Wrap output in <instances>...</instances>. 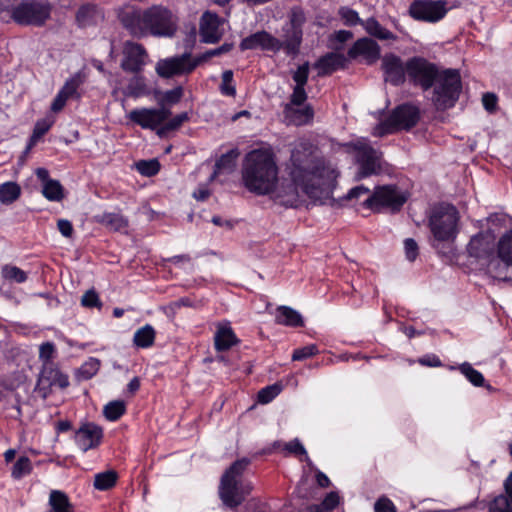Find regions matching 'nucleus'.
<instances>
[{"mask_svg":"<svg viewBox=\"0 0 512 512\" xmlns=\"http://www.w3.org/2000/svg\"><path fill=\"white\" fill-rule=\"evenodd\" d=\"M432 104L438 111H445L453 108L459 100L462 91V80L457 69L447 68L439 73L434 84Z\"/></svg>","mask_w":512,"mask_h":512,"instance_id":"6","label":"nucleus"},{"mask_svg":"<svg viewBox=\"0 0 512 512\" xmlns=\"http://www.w3.org/2000/svg\"><path fill=\"white\" fill-rule=\"evenodd\" d=\"M457 369L466 377V379L476 387H485L489 391H493L494 388L490 384H485V378L483 374L474 369L473 366L464 362L460 364Z\"/></svg>","mask_w":512,"mask_h":512,"instance_id":"36","label":"nucleus"},{"mask_svg":"<svg viewBox=\"0 0 512 512\" xmlns=\"http://www.w3.org/2000/svg\"><path fill=\"white\" fill-rule=\"evenodd\" d=\"M404 249H405L406 258L410 262L415 261V259L418 256V251H419L418 244L416 243V241L412 238L405 239L404 240Z\"/></svg>","mask_w":512,"mask_h":512,"instance_id":"62","label":"nucleus"},{"mask_svg":"<svg viewBox=\"0 0 512 512\" xmlns=\"http://www.w3.org/2000/svg\"><path fill=\"white\" fill-rule=\"evenodd\" d=\"M308 77H309V63L308 62H305L302 65H300L292 75V79L295 82V86H305L308 82Z\"/></svg>","mask_w":512,"mask_h":512,"instance_id":"58","label":"nucleus"},{"mask_svg":"<svg viewBox=\"0 0 512 512\" xmlns=\"http://www.w3.org/2000/svg\"><path fill=\"white\" fill-rule=\"evenodd\" d=\"M56 353V348L54 343L52 342H45L40 345L39 348V359L42 362V365L44 364H55L52 361V358L54 357V354Z\"/></svg>","mask_w":512,"mask_h":512,"instance_id":"54","label":"nucleus"},{"mask_svg":"<svg viewBox=\"0 0 512 512\" xmlns=\"http://www.w3.org/2000/svg\"><path fill=\"white\" fill-rule=\"evenodd\" d=\"M306 22V16L301 7H293L289 14L290 29L286 31L285 54L295 57L300 52V46L303 38V25Z\"/></svg>","mask_w":512,"mask_h":512,"instance_id":"15","label":"nucleus"},{"mask_svg":"<svg viewBox=\"0 0 512 512\" xmlns=\"http://www.w3.org/2000/svg\"><path fill=\"white\" fill-rule=\"evenodd\" d=\"M102 438L103 429L93 422L83 423L74 434V441L83 452L97 448Z\"/></svg>","mask_w":512,"mask_h":512,"instance_id":"20","label":"nucleus"},{"mask_svg":"<svg viewBox=\"0 0 512 512\" xmlns=\"http://www.w3.org/2000/svg\"><path fill=\"white\" fill-rule=\"evenodd\" d=\"M407 199V194L396 185H384L376 187L363 204L374 212L389 210L395 213L401 210Z\"/></svg>","mask_w":512,"mask_h":512,"instance_id":"8","label":"nucleus"},{"mask_svg":"<svg viewBox=\"0 0 512 512\" xmlns=\"http://www.w3.org/2000/svg\"><path fill=\"white\" fill-rule=\"evenodd\" d=\"M283 113L285 118L296 126L309 124L314 118V110L310 104L303 108H295L292 104H285Z\"/></svg>","mask_w":512,"mask_h":512,"instance_id":"27","label":"nucleus"},{"mask_svg":"<svg viewBox=\"0 0 512 512\" xmlns=\"http://www.w3.org/2000/svg\"><path fill=\"white\" fill-rule=\"evenodd\" d=\"M2 277L5 280L15 283H24L27 280V273L17 266L4 265L1 269Z\"/></svg>","mask_w":512,"mask_h":512,"instance_id":"45","label":"nucleus"},{"mask_svg":"<svg viewBox=\"0 0 512 512\" xmlns=\"http://www.w3.org/2000/svg\"><path fill=\"white\" fill-rule=\"evenodd\" d=\"M96 13V7L93 5L81 6L76 14V21L79 26L85 27L91 24L94 15Z\"/></svg>","mask_w":512,"mask_h":512,"instance_id":"50","label":"nucleus"},{"mask_svg":"<svg viewBox=\"0 0 512 512\" xmlns=\"http://www.w3.org/2000/svg\"><path fill=\"white\" fill-rule=\"evenodd\" d=\"M21 195V187L16 182H5L0 185V202L12 204Z\"/></svg>","mask_w":512,"mask_h":512,"instance_id":"41","label":"nucleus"},{"mask_svg":"<svg viewBox=\"0 0 512 512\" xmlns=\"http://www.w3.org/2000/svg\"><path fill=\"white\" fill-rule=\"evenodd\" d=\"M51 126L52 122L47 119L37 121L34 126L33 133L29 139L27 150L31 149L32 146H34L36 142L49 131Z\"/></svg>","mask_w":512,"mask_h":512,"instance_id":"48","label":"nucleus"},{"mask_svg":"<svg viewBox=\"0 0 512 512\" xmlns=\"http://www.w3.org/2000/svg\"><path fill=\"white\" fill-rule=\"evenodd\" d=\"M42 195L48 200L52 202H60L64 199V187L60 183V181L56 179H52L45 183L42 186Z\"/></svg>","mask_w":512,"mask_h":512,"instance_id":"39","label":"nucleus"},{"mask_svg":"<svg viewBox=\"0 0 512 512\" xmlns=\"http://www.w3.org/2000/svg\"><path fill=\"white\" fill-rule=\"evenodd\" d=\"M119 20L132 36L146 35L145 11L134 7L124 9L119 13Z\"/></svg>","mask_w":512,"mask_h":512,"instance_id":"22","label":"nucleus"},{"mask_svg":"<svg viewBox=\"0 0 512 512\" xmlns=\"http://www.w3.org/2000/svg\"><path fill=\"white\" fill-rule=\"evenodd\" d=\"M249 464L250 460L248 458L238 459L234 461L221 476L218 493L226 508H237L252 492V482L242 479V475Z\"/></svg>","mask_w":512,"mask_h":512,"instance_id":"4","label":"nucleus"},{"mask_svg":"<svg viewBox=\"0 0 512 512\" xmlns=\"http://www.w3.org/2000/svg\"><path fill=\"white\" fill-rule=\"evenodd\" d=\"M339 16L346 26L353 27L358 24L363 26L364 21L359 17L355 10L349 7H341L339 9Z\"/></svg>","mask_w":512,"mask_h":512,"instance_id":"52","label":"nucleus"},{"mask_svg":"<svg viewBox=\"0 0 512 512\" xmlns=\"http://www.w3.org/2000/svg\"><path fill=\"white\" fill-rule=\"evenodd\" d=\"M100 368V360L97 358H89L78 369V376L82 380H89L97 374Z\"/></svg>","mask_w":512,"mask_h":512,"instance_id":"46","label":"nucleus"},{"mask_svg":"<svg viewBox=\"0 0 512 512\" xmlns=\"http://www.w3.org/2000/svg\"><path fill=\"white\" fill-rule=\"evenodd\" d=\"M146 33L173 37L178 29V18L167 8L153 6L145 10Z\"/></svg>","mask_w":512,"mask_h":512,"instance_id":"10","label":"nucleus"},{"mask_svg":"<svg viewBox=\"0 0 512 512\" xmlns=\"http://www.w3.org/2000/svg\"><path fill=\"white\" fill-rule=\"evenodd\" d=\"M467 252L470 257H473L477 260L487 261L488 270L493 275V277L502 279L504 281L508 280L507 277H501V272L498 271L501 263L498 257H494V244L489 236H486L483 233L474 235L467 245Z\"/></svg>","mask_w":512,"mask_h":512,"instance_id":"13","label":"nucleus"},{"mask_svg":"<svg viewBox=\"0 0 512 512\" xmlns=\"http://www.w3.org/2000/svg\"><path fill=\"white\" fill-rule=\"evenodd\" d=\"M92 221L104 226L109 231L121 232L126 230L129 220L121 212H103L92 217Z\"/></svg>","mask_w":512,"mask_h":512,"instance_id":"25","label":"nucleus"},{"mask_svg":"<svg viewBox=\"0 0 512 512\" xmlns=\"http://www.w3.org/2000/svg\"><path fill=\"white\" fill-rule=\"evenodd\" d=\"M49 510L46 512H74L67 494L60 490H52L49 495Z\"/></svg>","mask_w":512,"mask_h":512,"instance_id":"33","label":"nucleus"},{"mask_svg":"<svg viewBox=\"0 0 512 512\" xmlns=\"http://www.w3.org/2000/svg\"><path fill=\"white\" fill-rule=\"evenodd\" d=\"M220 18L216 13L206 11L200 21V36L204 43H216L221 38Z\"/></svg>","mask_w":512,"mask_h":512,"instance_id":"23","label":"nucleus"},{"mask_svg":"<svg viewBox=\"0 0 512 512\" xmlns=\"http://www.w3.org/2000/svg\"><path fill=\"white\" fill-rule=\"evenodd\" d=\"M69 384L68 375L62 373L56 364H44L38 375L34 390L45 400L51 395L53 387L65 389Z\"/></svg>","mask_w":512,"mask_h":512,"instance_id":"14","label":"nucleus"},{"mask_svg":"<svg viewBox=\"0 0 512 512\" xmlns=\"http://www.w3.org/2000/svg\"><path fill=\"white\" fill-rule=\"evenodd\" d=\"M245 188L257 195L273 192L278 182V166L271 149L259 148L248 152L242 164Z\"/></svg>","mask_w":512,"mask_h":512,"instance_id":"2","label":"nucleus"},{"mask_svg":"<svg viewBox=\"0 0 512 512\" xmlns=\"http://www.w3.org/2000/svg\"><path fill=\"white\" fill-rule=\"evenodd\" d=\"M275 322L289 327H303L301 314L289 306H279L276 309Z\"/></svg>","mask_w":512,"mask_h":512,"instance_id":"30","label":"nucleus"},{"mask_svg":"<svg viewBox=\"0 0 512 512\" xmlns=\"http://www.w3.org/2000/svg\"><path fill=\"white\" fill-rule=\"evenodd\" d=\"M344 147L353 155L357 166L355 180L359 181L382 173L383 153L375 149L367 139L348 142Z\"/></svg>","mask_w":512,"mask_h":512,"instance_id":"5","label":"nucleus"},{"mask_svg":"<svg viewBox=\"0 0 512 512\" xmlns=\"http://www.w3.org/2000/svg\"><path fill=\"white\" fill-rule=\"evenodd\" d=\"M447 13L445 1L415 0L409 6V15L417 20L436 23Z\"/></svg>","mask_w":512,"mask_h":512,"instance_id":"16","label":"nucleus"},{"mask_svg":"<svg viewBox=\"0 0 512 512\" xmlns=\"http://www.w3.org/2000/svg\"><path fill=\"white\" fill-rule=\"evenodd\" d=\"M32 471L31 460L27 456H21L17 459L12 468L11 476L14 479H21Z\"/></svg>","mask_w":512,"mask_h":512,"instance_id":"47","label":"nucleus"},{"mask_svg":"<svg viewBox=\"0 0 512 512\" xmlns=\"http://www.w3.org/2000/svg\"><path fill=\"white\" fill-rule=\"evenodd\" d=\"M136 168L141 175L152 177L160 171V163L157 159L141 160L136 164Z\"/></svg>","mask_w":512,"mask_h":512,"instance_id":"49","label":"nucleus"},{"mask_svg":"<svg viewBox=\"0 0 512 512\" xmlns=\"http://www.w3.org/2000/svg\"><path fill=\"white\" fill-rule=\"evenodd\" d=\"M198 58L190 52L167 57L157 61L155 71L159 77L170 79L177 76L189 75L199 66Z\"/></svg>","mask_w":512,"mask_h":512,"instance_id":"12","label":"nucleus"},{"mask_svg":"<svg viewBox=\"0 0 512 512\" xmlns=\"http://www.w3.org/2000/svg\"><path fill=\"white\" fill-rule=\"evenodd\" d=\"M126 412V404L122 400H114L104 406L103 414L109 421H117Z\"/></svg>","mask_w":512,"mask_h":512,"instance_id":"44","label":"nucleus"},{"mask_svg":"<svg viewBox=\"0 0 512 512\" xmlns=\"http://www.w3.org/2000/svg\"><path fill=\"white\" fill-rule=\"evenodd\" d=\"M240 155L237 148L229 150L227 153L222 154L215 162L213 173L210 177L211 180L215 179L220 173H231L236 166V159Z\"/></svg>","mask_w":512,"mask_h":512,"instance_id":"31","label":"nucleus"},{"mask_svg":"<svg viewBox=\"0 0 512 512\" xmlns=\"http://www.w3.org/2000/svg\"><path fill=\"white\" fill-rule=\"evenodd\" d=\"M284 450L287 451L288 453L294 454L296 456H298V455L305 456V460L309 463L311 462L310 458L307 455V451H306L305 447L303 446V444L300 442V440L298 438H295V439L285 443Z\"/></svg>","mask_w":512,"mask_h":512,"instance_id":"57","label":"nucleus"},{"mask_svg":"<svg viewBox=\"0 0 512 512\" xmlns=\"http://www.w3.org/2000/svg\"><path fill=\"white\" fill-rule=\"evenodd\" d=\"M497 254L501 263L498 271L502 273L500 268L507 270L508 266H512V230L508 231L500 238Z\"/></svg>","mask_w":512,"mask_h":512,"instance_id":"32","label":"nucleus"},{"mask_svg":"<svg viewBox=\"0 0 512 512\" xmlns=\"http://www.w3.org/2000/svg\"><path fill=\"white\" fill-rule=\"evenodd\" d=\"M232 48H233L232 43H224L215 49L208 50V51L198 55L197 56L198 62H199V64H202L203 62H206L211 57L219 56V55L229 52L230 50H232Z\"/></svg>","mask_w":512,"mask_h":512,"instance_id":"55","label":"nucleus"},{"mask_svg":"<svg viewBox=\"0 0 512 512\" xmlns=\"http://www.w3.org/2000/svg\"><path fill=\"white\" fill-rule=\"evenodd\" d=\"M505 494L496 496L490 502V512H512V472L504 481Z\"/></svg>","mask_w":512,"mask_h":512,"instance_id":"28","label":"nucleus"},{"mask_svg":"<svg viewBox=\"0 0 512 512\" xmlns=\"http://www.w3.org/2000/svg\"><path fill=\"white\" fill-rule=\"evenodd\" d=\"M48 3L37 0H23L12 10V19L20 25L42 26L50 17Z\"/></svg>","mask_w":512,"mask_h":512,"instance_id":"11","label":"nucleus"},{"mask_svg":"<svg viewBox=\"0 0 512 512\" xmlns=\"http://www.w3.org/2000/svg\"><path fill=\"white\" fill-rule=\"evenodd\" d=\"M339 502L340 497L338 493L332 491L325 496L321 504L325 507L326 511H330L335 509L339 505Z\"/></svg>","mask_w":512,"mask_h":512,"instance_id":"64","label":"nucleus"},{"mask_svg":"<svg viewBox=\"0 0 512 512\" xmlns=\"http://www.w3.org/2000/svg\"><path fill=\"white\" fill-rule=\"evenodd\" d=\"M439 67L422 56L407 59V79L409 83L422 91L430 90L437 81Z\"/></svg>","mask_w":512,"mask_h":512,"instance_id":"9","label":"nucleus"},{"mask_svg":"<svg viewBox=\"0 0 512 512\" xmlns=\"http://www.w3.org/2000/svg\"><path fill=\"white\" fill-rule=\"evenodd\" d=\"M241 51L261 49L277 53L285 52V43L265 30L257 31L243 38L239 44Z\"/></svg>","mask_w":512,"mask_h":512,"instance_id":"17","label":"nucleus"},{"mask_svg":"<svg viewBox=\"0 0 512 512\" xmlns=\"http://www.w3.org/2000/svg\"><path fill=\"white\" fill-rule=\"evenodd\" d=\"M449 512H490V503L486 505L484 502H476L458 509L449 510Z\"/></svg>","mask_w":512,"mask_h":512,"instance_id":"63","label":"nucleus"},{"mask_svg":"<svg viewBox=\"0 0 512 512\" xmlns=\"http://www.w3.org/2000/svg\"><path fill=\"white\" fill-rule=\"evenodd\" d=\"M346 64V58L344 55L329 52L321 56L315 63V68L318 69L319 76L330 75L338 69L344 68Z\"/></svg>","mask_w":512,"mask_h":512,"instance_id":"26","label":"nucleus"},{"mask_svg":"<svg viewBox=\"0 0 512 512\" xmlns=\"http://www.w3.org/2000/svg\"><path fill=\"white\" fill-rule=\"evenodd\" d=\"M127 118L142 129L155 130L160 127L156 108H136L131 110Z\"/></svg>","mask_w":512,"mask_h":512,"instance_id":"24","label":"nucleus"},{"mask_svg":"<svg viewBox=\"0 0 512 512\" xmlns=\"http://www.w3.org/2000/svg\"><path fill=\"white\" fill-rule=\"evenodd\" d=\"M189 120V115L187 112H182L177 114L173 118L167 120L157 129V135L159 137L166 136L169 132L178 130L184 122Z\"/></svg>","mask_w":512,"mask_h":512,"instance_id":"43","label":"nucleus"},{"mask_svg":"<svg viewBox=\"0 0 512 512\" xmlns=\"http://www.w3.org/2000/svg\"><path fill=\"white\" fill-rule=\"evenodd\" d=\"M183 97V88L182 86H177L171 90H167L162 92L160 90L154 91V98L156 99L158 105L166 104L168 106H172L180 102Z\"/></svg>","mask_w":512,"mask_h":512,"instance_id":"38","label":"nucleus"},{"mask_svg":"<svg viewBox=\"0 0 512 512\" xmlns=\"http://www.w3.org/2000/svg\"><path fill=\"white\" fill-rule=\"evenodd\" d=\"M420 118L421 111L417 105L410 102L400 104L378 125L374 134L383 136L397 130L409 131L418 124Z\"/></svg>","mask_w":512,"mask_h":512,"instance_id":"7","label":"nucleus"},{"mask_svg":"<svg viewBox=\"0 0 512 512\" xmlns=\"http://www.w3.org/2000/svg\"><path fill=\"white\" fill-rule=\"evenodd\" d=\"M238 339L232 330V328L228 325L219 324L217 327V331L214 335V346L215 349L219 352L227 351L232 346L238 343Z\"/></svg>","mask_w":512,"mask_h":512,"instance_id":"29","label":"nucleus"},{"mask_svg":"<svg viewBox=\"0 0 512 512\" xmlns=\"http://www.w3.org/2000/svg\"><path fill=\"white\" fill-rule=\"evenodd\" d=\"M381 67L386 82L395 87L405 83L407 78V61L403 63L399 56L390 53L382 58Z\"/></svg>","mask_w":512,"mask_h":512,"instance_id":"19","label":"nucleus"},{"mask_svg":"<svg viewBox=\"0 0 512 512\" xmlns=\"http://www.w3.org/2000/svg\"><path fill=\"white\" fill-rule=\"evenodd\" d=\"M281 390V385L277 383L262 388L258 392V402L261 404H268L280 394Z\"/></svg>","mask_w":512,"mask_h":512,"instance_id":"51","label":"nucleus"},{"mask_svg":"<svg viewBox=\"0 0 512 512\" xmlns=\"http://www.w3.org/2000/svg\"><path fill=\"white\" fill-rule=\"evenodd\" d=\"M233 72L231 70H225L222 73V83L220 85V91L223 95L234 97L236 95V88L232 84Z\"/></svg>","mask_w":512,"mask_h":512,"instance_id":"53","label":"nucleus"},{"mask_svg":"<svg viewBox=\"0 0 512 512\" xmlns=\"http://www.w3.org/2000/svg\"><path fill=\"white\" fill-rule=\"evenodd\" d=\"M85 81V73L82 71H78L65 81L60 91L68 98L80 99L81 94L78 92V89L81 85L84 84Z\"/></svg>","mask_w":512,"mask_h":512,"instance_id":"35","label":"nucleus"},{"mask_svg":"<svg viewBox=\"0 0 512 512\" xmlns=\"http://www.w3.org/2000/svg\"><path fill=\"white\" fill-rule=\"evenodd\" d=\"M81 304L87 308L101 307L102 303L100 302L99 296L95 290L91 289L84 293L81 298Z\"/></svg>","mask_w":512,"mask_h":512,"instance_id":"59","label":"nucleus"},{"mask_svg":"<svg viewBox=\"0 0 512 512\" xmlns=\"http://www.w3.org/2000/svg\"><path fill=\"white\" fill-rule=\"evenodd\" d=\"M375 512H397L394 503L386 496H381L374 504Z\"/></svg>","mask_w":512,"mask_h":512,"instance_id":"61","label":"nucleus"},{"mask_svg":"<svg viewBox=\"0 0 512 512\" xmlns=\"http://www.w3.org/2000/svg\"><path fill=\"white\" fill-rule=\"evenodd\" d=\"M118 474L114 470H108L95 475L94 487L99 491H106L116 485Z\"/></svg>","mask_w":512,"mask_h":512,"instance_id":"42","label":"nucleus"},{"mask_svg":"<svg viewBox=\"0 0 512 512\" xmlns=\"http://www.w3.org/2000/svg\"><path fill=\"white\" fill-rule=\"evenodd\" d=\"M149 89L146 84V79L142 75L136 74L132 77L126 87V94L133 98H139L141 96L148 95Z\"/></svg>","mask_w":512,"mask_h":512,"instance_id":"40","label":"nucleus"},{"mask_svg":"<svg viewBox=\"0 0 512 512\" xmlns=\"http://www.w3.org/2000/svg\"><path fill=\"white\" fill-rule=\"evenodd\" d=\"M307 93L305 86H294L293 92L290 96V102L292 106H301L307 100Z\"/></svg>","mask_w":512,"mask_h":512,"instance_id":"60","label":"nucleus"},{"mask_svg":"<svg viewBox=\"0 0 512 512\" xmlns=\"http://www.w3.org/2000/svg\"><path fill=\"white\" fill-rule=\"evenodd\" d=\"M123 58L121 61V68L125 72L139 74L148 58V53L145 47L133 41H126L123 46Z\"/></svg>","mask_w":512,"mask_h":512,"instance_id":"18","label":"nucleus"},{"mask_svg":"<svg viewBox=\"0 0 512 512\" xmlns=\"http://www.w3.org/2000/svg\"><path fill=\"white\" fill-rule=\"evenodd\" d=\"M460 214L457 208L449 203H439L432 207L428 227L432 234L431 245L439 253L447 255L442 249L453 243L459 233Z\"/></svg>","mask_w":512,"mask_h":512,"instance_id":"3","label":"nucleus"},{"mask_svg":"<svg viewBox=\"0 0 512 512\" xmlns=\"http://www.w3.org/2000/svg\"><path fill=\"white\" fill-rule=\"evenodd\" d=\"M319 352L315 344H310L298 349H295L292 354L293 361H302L316 355Z\"/></svg>","mask_w":512,"mask_h":512,"instance_id":"56","label":"nucleus"},{"mask_svg":"<svg viewBox=\"0 0 512 512\" xmlns=\"http://www.w3.org/2000/svg\"><path fill=\"white\" fill-rule=\"evenodd\" d=\"M363 27L370 36L379 40L396 41L398 39L394 33L384 28L374 17L366 19L363 22Z\"/></svg>","mask_w":512,"mask_h":512,"instance_id":"34","label":"nucleus"},{"mask_svg":"<svg viewBox=\"0 0 512 512\" xmlns=\"http://www.w3.org/2000/svg\"><path fill=\"white\" fill-rule=\"evenodd\" d=\"M155 330L150 324L136 330L133 336V344L138 348H148L154 344Z\"/></svg>","mask_w":512,"mask_h":512,"instance_id":"37","label":"nucleus"},{"mask_svg":"<svg viewBox=\"0 0 512 512\" xmlns=\"http://www.w3.org/2000/svg\"><path fill=\"white\" fill-rule=\"evenodd\" d=\"M289 176L297 188L314 203L324 204L331 198L339 173L307 140L297 142L291 150L288 165Z\"/></svg>","mask_w":512,"mask_h":512,"instance_id":"1","label":"nucleus"},{"mask_svg":"<svg viewBox=\"0 0 512 512\" xmlns=\"http://www.w3.org/2000/svg\"><path fill=\"white\" fill-rule=\"evenodd\" d=\"M381 54V48L376 41L363 37L354 42L348 49L347 56L350 59H357L362 56L369 65L375 63Z\"/></svg>","mask_w":512,"mask_h":512,"instance_id":"21","label":"nucleus"}]
</instances>
